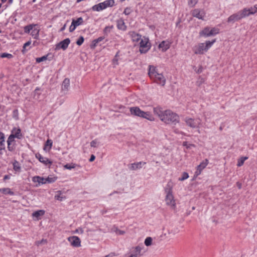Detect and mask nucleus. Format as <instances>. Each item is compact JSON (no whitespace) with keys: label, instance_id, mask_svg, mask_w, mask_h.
<instances>
[{"label":"nucleus","instance_id":"1","mask_svg":"<svg viewBox=\"0 0 257 257\" xmlns=\"http://www.w3.org/2000/svg\"><path fill=\"white\" fill-rule=\"evenodd\" d=\"M154 112L167 124L179 122V116L170 110L163 111L161 108L157 107L154 108Z\"/></svg>","mask_w":257,"mask_h":257},{"label":"nucleus","instance_id":"2","mask_svg":"<svg viewBox=\"0 0 257 257\" xmlns=\"http://www.w3.org/2000/svg\"><path fill=\"white\" fill-rule=\"evenodd\" d=\"M172 183L171 182H169L166 188H165V192L166 193L165 201L167 205L169 206L171 208L174 209L176 207V202L172 194Z\"/></svg>","mask_w":257,"mask_h":257},{"label":"nucleus","instance_id":"3","mask_svg":"<svg viewBox=\"0 0 257 257\" xmlns=\"http://www.w3.org/2000/svg\"><path fill=\"white\" fill-rule=\"evenodd\" d=\"M216 42V39L211 41H207L205 43H199L193 48V51L196 54H203L204 52H206Z\"/></svg>","mask_w":257,"mask_h":257},{"label":"nucleus","instance_id":"4","mask_svg":"<svg viewBox=\"0 0 257 257\" xmlns=\"http://www.w3.org/2000/svg\"><path fill=\"white\" fill-rule=\"evenodd\" d=\"M37 24H31L26 26L24 28L25 33H30L32 37L35 39H38L39 37L40 29L36 28Z\"/></svg>","mask_w":257,"mask_h":257},{"label":"nucleus","instance_id":"5","mask_svg":"<svg viewBox=\"0 0 257 257\" xmlns=\"http://www.w3.org/2000/svg\"><path fill=\"white\" fill-rule=\"evenodd\" d=\"M130 111L133 115L145 118L150 120H154L153 117L149 113L141 110L138 107H131Z\"/></svg>","mask_w":257,"mask_h":257},{"label":"nucleus","instance_id":"6","mask_svg":"<svg viewBox=\"0 0 257 257\" xmlns=\"http://www.w3.org/2000/svg\"><path fill=\"white\" fill-rule=\"evenodd\" d=\"M184 121L187 125L192 128H199L200 125L201 124V120L200 118L194 119L186 117Z\"/></svg>","mask_w":257,"mask_h":257},{"label":"nucleus","instance_id":"7","mask_svg":"<svg viewBox=\"0 0 257 257\" xmlns=\"http://www.w3.org/2000/svg\"><path fill=\"white\" fill-rule=\"evenodd\" d=\"M150 44L149 43V39L144 37L140 43V52L141 53H146L150 49Z\"/></svg>","mask_w":257,"mask_h":257},{"label":"nucleus","instance_id":"8","mask_svg":"<svg viewBox=\"0 0 257 257\" xmlns=\"http://www.w3.org/2000/svg\"><path fill=\"white\" fill-rule=\"evenodd\" d=\"M209 161L208 159H205L203 162H202L197 167V169L196 172H195V176L197 177L199 175L202 171L207 166L208 164Z\"/></svg>","mask_w":257,"mask_h":257},{"label":"nucleus","instance_id":"9","mask_svg":"<svg viewBox=\"0 0 257 257\" xmlns=\"http://www.w3.org/2000/svg\"><path fill=\"white\" fill-rule=\"evenodd\" d=\"M70 43V39L69 38H66L57 44L56 46L55 49L59 50L60 49H62L65 50L67 48Z\"/></svg>","mask_w":257,"mask_h":257},{"label":"nucleus","instance_id":"10","mask_svg":"<svg viewBox=\"0 0 257 257\" xmlns=\"http://www.w3.org/2000/svg\"><path fill=\"white\" fill-rule=\"evenodd\" d=\"M68 240L70 242L71 245L74 247H79L81 245V240L76 236L69 237Z\"/></svg>","mask_w":257,"mask_h":257},{"label":"nucleus","instance_id":"11","mask_svg":"<svg viewBox=\"0 0 257 257\" xmlns=\"http://www.w3.org/2000/svg\"><path fill=\"white\" fill-rule=\"evenodd\" d=\"M157 83L164 86L166 83V79L162 73H158L157 75L152 78Z\"/></svg>","mask_w":257,"mask_h":257},{"label":"nucleus","instance_id":"12","mask_svg":"<svg viewBox=\"0 0 257 257\" xmlns=\"http://www.w3.org/2000/svg\"><path fill=\"white\" fill-rule=\"evenodd\" d=\"M192 15L196 17L199 19L203 20V18L205 15V13L203 10H200V9H196L193 10L191 12Z\"/></svg>","mask_w":257,"mask_h":257},{"label":"nucleus","instance_id":"13","mask_svg":"<svg viewBox=\"0 0 257 257\" xmlns=\"http://www.w3.org/2000/svg\"><path fill=\"white\" fill-rule=\"evenodd\" d=\"M36 157L37 159L39 160V161L45 164V165H49L50 166L52 165V162L49 160L47 158L43 157L41 156V155L39 153H37L36 154Z\"/></svg>","mask_w":257,"mask_h":257},{"label":"nucleus","instance_id":"14","mask_svg":"<svg viewBox=\"0 0 257 257\" xmlns=\"http://www.w3.org/2000/svg\"><path fill=\"white\" fill-rule=\"evenodd\" d=\"M142 248H143L140 246H136L134 250L132 251V253L128 256V257H139L142 255L141 253Z\"/></svg>","mask_w":257,"mask_h":257},{"label":"nucleus","instance_id":"15","mask_svg":"<svg viewBox=\"0 0 257 257\" xmlns=\"http://www.w3.org/2000/svg\"><path fill=\"white\" fill-rule=\"evenodd\" d=\"M241 20L238 12L231 15L227 19L228 23H234L236 21Z\"/></svg>","mask_w":257,"mask_h":257},{"label":"nucleus","instance_id":"16","mask_svg":"<svg viewBox=\"0 0 257 257\" xmlns=\"http://www.w3.org/2000/svg\"><path fill=\"white\" fill-rule=\"evenodd\" d=\"M170 47V45L168 42L165 41H162L159 45V48L162 49L163 52L167 50Z\"/></svg>","mask_w":257,"mask_h":257},{"label":"nucleus","instance_id":"17","mask_svg":"<svg viewBox=\"0 0 257 257\" xmlns=\"http://www.w3.org/2000/svg\"><path fill=\"white\" fill-rule=\"evenodd\" d=\"M45 214V211L44 210H39L34 212L32 213V216L36 218V220H38L40 219V217L42 216Z\"/></svg>","mask_w":257,"mask_h":257},{"label":"nucleus","instance_id":"18","mask_svg":"<svg viewBox=\"0 0 257 257\" xmlns=\"http://www.w3.org/2000/svg\"><path fill=\"white\" fill-rule=\"evenodd\" d=\"M146 164V162H143L134 163L131 165V167H130V169L132 170H136L138 169L141 168L142 164L145 165Z\"/></svg>","mask_w":257,"mask_h":257},{"label":"nucleus","instance_id":"19","mask_svg":"<svg viewBox=\"0 0 257 257\" xmlns=\"http://www.w3.org/2000/svg\"><path fill=\"white\" fill-rule=\"evenodd\" d=\"M104 2L99 3L92 7V10L94 11H100L106 9Z\"/></svg>","mask_w":257,"mask_h":257},{"label":"nucleus","instance_id":"20","mask_svg":"<svg viewBox=\"0 0 257 257\" xmlns=\"http://www.w3.org/2000/svg\"><path fill=\"white\" fill-rule=\"evenodd\" d=\"M158 73L156 71V67L152 66H150L148 74L151 79L156 76Z\"/></svg>","mask_w":257,"mask_h":257},{"label":"nucleus","instance_id":"21","mask_svg":"<svg viewBox=\"0 0 257 257\" xmlns=\"http://www.w3.org/2000/svg\"><path fill=\"white\" fill-rule=\"evenodd\" d=\"M11 135H13L14 137L15 138L21 139L22 137L21 130L20 128H14L12 131Z\"/></svg>","mask_w":257,"mask_h":257},{"label":"nucleus","instance_id":"22","mask_svg":"<svg viewBox=\"0 0 257 257\" xmlns=\"http://www.w3.org/2000/svg\"><path fill=\"white\" fill-rule=\"evenodd\" d=\"M130 35L134 42H138L141 38V35L135 32H131Z\"/></svg>","mask_w":257,"mask_h":257},{"label":"nucleus","instance_id":"23","mask_svg":"<svg viewBox=\"0 0 257 257\" xmlns=\"http://www.w3.org/2000/svg\"><path fill=\"white\" fill-rule=\"evenodd\" d=\"M210 28L208 27H205L202 31L199 32L200 37H209Z\"/></svg>","mask_w":257,"mask_h":257},{"label":"nucleus","instance_id":"24","mask_svg":"<svg viewBox=\"0 0 257 257\" xmlns=\"http://www.w3.org/2000/svg\"><path fill=\"white\" fill-rule=\"evenodd\" d=\"M70 85V80L68 78H65L63 81L62 85V89L63 91H68Z\"/></svg>","mask_w":257,"mask_h":257},{"label":"nucleus","instance_id":"25","mask_svg":"<svg viewBox=\"0 0 257 257\" xmlns=\"http://www.w3.org/2000/svg\"><path fill=\"white\" fill-rule=\"evenodd\" d=\"M238 13L239 14L240 18H241V19L246 17H247L250 15V13L248 10V9L247 8H244L242 10L239 11Z\"/></svg>","mask_w":257,"mask_h":257},{"label":"nucleus","instance_id":"26","mask_svg":"<svg viewBox=\"0 0 257 257\" xmlns=\"http://www.w3.org/2000/svg\"><path fill=\"white\" fill-rule=\"evenodd\" d=\"M5 149V137L4 134L0 133V151Z\"/></svg>","mask_w":257,"mask_h":257},{"label":"nucleus","instance_id":"27","mask_svg":"<svg viewBox=\"0 0 257 257\" xmlns=\"http://www.w3.org/2000/svg\"><path fill=\"white\" fill-rule=\"evenodd\" d=\"M117 27L118 29L121 30H125L126 29V26L122 20H119L117 21Z\"/></svg>","mask_w":257,"mask_h":257},{"label":"nucleus","instance_id":"28","mask_svg":"<svg viewBox=\"0 0 257 257\" xmlns=\"http://www.w3.org/2000/svg\"><path fill=\"white\" fill-rule=\"evenodd\" d=\"M33 181L34 182H37L39 183H41L42 184H46V178L43 177H41L39 176H36L33 178Z\"/></svg>","mask_w":257,"mask_h":257},{"label":"nucleus","instance_id":"29","mask_svg":"<svg viewBox=\"0 0 257 257\" xmlns=\"http://www.w3.org/2000/svg\"><path fill=\"white\" fill-rule=\"evenodd\" d=\"M0 192L4 194H10L11 195H13L14 193L11 190V189L9 188H4L0 189Z\"/></svg>","mask_w":257,"mask_h":257},{"label":"nucleus","instance_id":"30","mask_svg":"<svg viewBox=\"0 0 257 257\" xmlns=\"http://www.w3.org/2000/svg\"><path fill=\"white\" fill-rule=\"evenodd\" d=\"M83 19L81 17L78 18L76 20H73L72 23L76 27L78 26L83 23Z\"/></svg>","mask_w":257,"mask_h":257},{"label":"nucleus","instance_id":"31","mask_svg":"<svg viewBox=\"0 0 257 257\" xmlns=\"http://www.w3.org/2000/svg\"><path fill=\"white\" fill-rule=\"evenodd\" d=\"M219 33V29L216 28H210L209 37L214 36Z\"/></svg>","mask_w":257,"mask_h":257},{"label":"nucleus","instance_id":"32","mask_svg":"<svg viewBox=\"0 0 257 257\" xmlns=\"http://www.w3.org/2000/svg\"><path fill=\"white\" fill-rule=\"evenodd\" d=\"M52 144H53L52 141L48 139L46 143V144L44 148V150H47V147H49L48 151H49L51 149V147L52 146Z\"/></svg>","mask_w":257,"mask_h":257},{"label":"nucleus","instance_id":"33","mask_svg":"<svg viewBox=\"0 0 257 257\" xmlns=\"http://www.w3.org/2000/svg\"><path fill=\"white\" fill-rule=\"evenodd\" d=\"M247 157H241L238 160V162H237V166L238 167H240L241 166H242L244 164V161L247 159Z\"/></svg>","mask_w":257,"mask_h":257},{"label":"nucleus","instance_id":"34","mask_svg":"<svg viewBox=\"0 0 257 257\" xmlns=\"http://www.w3.org/2000/svg\"><path fill=\"white\" fill-rule=\"evenodd\" d=\"M106 8L112 7L114 4V0H106L103 2Z\"/></svg>","mask_w":257,"mask_h":257},{"label":"nucleus","instance_id":"35","mask_svg":"<svg viewBox=\"0 0 257 257\" xmlns=\"http://www.w3.org/2000/svg\"><path fill=\"white\" fill-rule=\"evenodd\" d=\"M250 15L254 14L257 13V5H254L253 7L248 9Z\"/></svg>","mask_w":257,"mask_h":257},{"label":"nucleus","instance_id":"36","mask_svg":"<svg viewBox=\"0 0 257 257\" xmlns=\"http://www.w3.org/2000/svg\"><path fill=\"white\" fill-rule=\"evenodd\" d=\"M113 28V26H107L103 30V32L105 35H107L109 33L111 30Z\"/></svg>","mask_w":257,"mask_h":257},{"label":"nucleus","instance_id":"37","mask_svg":"<svg viewBox=\"0 0 257 257\" xmlns=\"http://www.w3.org/2000/svg\"><path fill=\"white\" fill-rule=\"evenodd\" d=\"M76 166V165L73 163L71 164H67L64 166V168L68 170H71L72 169L75 168Z\"/></svg>","mask_w":257,"mask_h":257},{"label":"nucleus","instance_id":"38","mask_svg":"<svg viewBox=\"0 0 257 257\" xmlns=\"http://www.w3.org/2000/svg\"><path fill=\"white\" fill-rule=\"evenodd\" d=\"M152 238L151 237H148L146 238L145 240V244L147 246H150L152 243Z\"/></svg>","mask_w":257,"mask_h":257},{"label":"nucleus","instance_id":"39","mask_svg":"<svg viewBox=\"0 0 257 257\" xmlns=\"http://www.w3.org/2000/svg\"><path fill=\"white\" fill-rule=\"evenodd\" d=\"M56 177H48L46 178V182H48L49 183H53L57 180Z\"/></svg>","mask_w":257,"mask_h":257},{"label":"nucleus","instance_id":"40","mask_svg":"<svg viewBox=\"0 0 257 257\" xmlns=\"http://www.w3.org/2000/svg\"><path fill=\"white\" fill-rule=\"evenodd\" d=\"M15 138L14 137V136L12 135H11L9 137L8 140H7V144H8V146H10V144H11V143H15Z\"/></svg>","mask_w":257,"mask_h":257},{"label":"nucleus","instance_id":"41","mask_svg":"<svg viewBox=\"0 0 257 257\" xmlns=\"http://www.w3.org/2000/svg\"><path fill=\"white\" fill-rule=\"evenodd\" d=\"M48 56V55H47L43 56L41 57L37 58L36 60V62L37 63H40L41 62L46 60L47 59Z\"/></svg>","mask_w":257,"mask_h":257},{"label":"nucleus","instance_id":"42","mask_svg":"<svg viewBox=\"0 0 257 257\" xmlns=\"http://www.w3.org/2000/svg\"><path fill=\"white\" fill-rule=\"evenodd\" d=\"M14 169L16 171H19L21 170V167L19 165V163L17 161H15L13 163Z\"/></svg>","mask_w":257,"mask_h":257},{"label":"nucleus","instance_id":"43","mask_svg":"<svg viewBox=\"0 0 257 257\" xmlns=\"http://www.w3.org/2000/svg\"><path fill=\"white\" fill-rule=\"evenodd\" d=\"M198 0H188V5L190 7H194L198 3Z\"/></svg>","mask_w":257,"mask_h":257},{"label":"nucleus","instance_id":"44","mask_svg":"<svg viewBox=\"0 0 257 257\" xmlns=\"http://www.w3.org/2000/svg\"><path fill=\"white\" fill-rule=\"evenodd\" d=\"M1 58H8L11 59L13 57V55L11 54L4 53L1 55Z\"/></svg>","mask_w":257,"mask_h":257},{"label":"nucleus","instance_id":"45","mask_svg":"<svg viewBox=\"0 0 257 257\" xmlns=\"http://www.w3.org/2000/svg\"><path fill=\"white\" fill-rule=\"evenodd\" d=\"M15 143H11L10 144V148L9 146L8 145V149L10 152H13L15 150Z\"/></svg>","mask_w":257,"mask_h":257},{"label":"nucleus","instance_id":"46","mask_svg":"<svg viewBox=\"0 0 257 257\" xmlns=\"http://www.w3.org/2000/svg\"><path fill=\"white\" fill-rule=\"evenodd\" d=\"M189 177V175L187 173L184 172L182 175V177L181 178H180L179 180L180 181H183L186 179H187Z\"/></svg>","mask_w":257,"mask_h":257},{"label":"nucleus","instance_id":"47","mask_svg":"<svg viewBox=\"0 0 257 257\" xmlns=\"http://www.w3.org/2000/svg\"><path fill=\"white\" fill-rule=\"evenodd\" d=\"M84 42V38L82 36H80L76 42V44L80 46Z\"/></svg>","mask_w":257,"mask_h":257},{"label":"nucleus","instance_id":"48","mask_svg":"<svg viewBox=\"0 0 257 257\" xmlns=\"http://www.w3.org/2000/svg\"><path fill=\"white\" fill-rule=\"evenodd\" d=\"M31 41H29L27 42H26V43H25L24 46H23V47L22 52H24V51H25L26 48L27 47L30 46L31 45Z\"/></svg>","mask_w":257,"mask_h":257},{"label":"nucleus","instance_id":"49","mask_svg":"<svg viewBox=\"0 0 257 257\" xmlns=\"http://www.w3.org/2000/svg\"><path fill=\"white\" fill-rule=\"evenodd\" d=\"M58 192L59 193V195H56L55 196V198L57 200H60V201H62L63 200V199L64 198V197H63L62 196H60L61 191H59Z\"/></svg>","mask_w":257,"mask_h":257},{"label":"nucleus","instance_id":"50","mask_svg":"<svg viewBox=\"0 0 257 257\" xmlns=\"http://www.w3.org/2000/svg\"><path fill=\"white\" fill-rule=\"evenodd\" d=\"M104 39L103 37H100L96 39H95L93 41V42H95V43H98V42L102 41Z\"/></svg>","mask_w":257,"mask_h":257},{"label":"nucleus","instance_id":"51","mask_svg":"<svg viewBox=\"0 0 257 257\" xmlns=\"http://www.w3.org/2000/svg\"><path fill=\"white\" fill-rule=\"evenodd\" d=\"M84 231L82 228H79L78 229H76L74 231V233H80L81 234H82L83 233Z\"/></svg>","mask_w":257,"mask_h":257},{"label":"nucleus","instance_id":"52","mask_svg":"<svg viewBox=\"0 0 257 257\" xmlns=\"http://www.w3.org/2000/svg\"><path fill=\"white\" fill-rule=\"evenodd\" d=\"M131 13V10L130 9L128 8H126V9H125L124 12H123V13L126 15H128L130 14Z\"/></svg>","mask_w":257,"mask_h":257},{"label":"nucleus","instance_id":"53","mask_svg":"<svg viewBox=\"0 0 257 257\" xmlns=\"http://www.w3.org/2000/svg\"><path fill=\"white\" fill-rule=\"evenodd\" d=\"M97 142L96 140H93L90 143L91 147H96Z\"/></svg>","mask_w":257,"mask_h":257},{"label":"nucleus","instance_id":"54","mask_svg":"<svg viewBox=\"0 0 257 257\" xmlns=\"http://www.w3.org/2000/svg\"><path fill=\"white\" fill-rule=\"evenodd\" d=\"M47 242L46 239H42L41 241H38L36 242V244L39 245L40 244L46 243Z\"/></svg>","mask_w":257,"mask_h":257},{"label":"nucleus","instance_id":"55","mask_svg":"<svg viewBox=\"0 0 257 257\" xmlns=\"http://www.w3.org/2000/svg\"><path fill=\"white\" fill-rule=\"evenodd\" d=\"M76 26L75 25H73L72 23L71 24V25L70 26V28H69V31L70 32H72L73 31H74L76 28Z\"/></svg>","mask_w":257,"mask_h":257},{"label":"nucleus","instance_id":"56","mask_svg":"<svg viewBox=\"0 0 257 257\" xmlns=\"http://www.w3.org/2000/svg\"><path fill=\"white\" fill-rule=\"evenodd\" d=\"M95 156L94 155H91L90 156V158L89 159V161L92 162L95 160Z\"/></svg>","mask_w":257,"mask_h":257},{"label":"nucleus","instance_id":"57","mask_svg":"<svg viewBox=\"0 0 257 257\" xmlns=\"http://www.w3.org/2000/svg\"><path fill=\"white\" fill-rule=\"evenodd\" d=\"M114 256V254L113 253H111L108 255H105L104 257H113Z\"/></svg>","mask_w":257,"mask_h":257},{"label":"nucleus","instance_id":"58","mask_svg":"<svg viewBox=\"0 0 257 257\" xmlns=\"http://www.w3.org/2000/svg\"><path fill=\"white\" fill-rule=\"evenodd\" d=\"M187 142H184L183 143V145L184 146H186L187 148H189V146H188V144H187Z\"/></svg>","mask_w":257,"mask_h":257},{"label":"nucleus","instance_id":"59","mask_svg":"<svg viewBox=\"0 0 257 257\" xmlns=\"http://www.w3.org/2000/svg\"><path fill=\"white\" fill-rule=\"evenodd\" d=\"M66 27V24H65V25L63 26V27L62 28H61V29H60V31H64V30L65 29Z\"/></svg>","mask_w":257,"mask_h":257},{"label":"nucleus","instance_id":"60","mask_svg":"<svg viewBox=\"0 0 257 257\" xmlns=\"http://www.w3.org/2000/svg\"><path fill=\"white\" fill-rule=\"evenodd\" d=\"M9 178H10V177H9V176L8 175H5L4 176V180H6V179H8Z\"/></svg>","mask_w":257,"mask_h":257},{"label":"nucleus","instance_id":"61","mask_svg":"<svg viewBox=\"0 0 257 257\" xmlns=\"http://www.w3.org/2000/svg\"><path fill=\"white\" fill-rule=\"evenodd\" d=\"M237 186H238V188H239V189H240V188H241V184H240L239 183L237 182Z\"/></svg>","mask_w":257,"mask_h":257},{"label":"nucleus","instance_id":"62","mask_svg":"<svg viewBox=\"0 0 257 257\" xmlns=\"http://www.w3.org/2000/svg\"><path fill=\"white\" fill-rule=\"evenodd\" d=\"M97 43H95V42H93V45H92V47H95Z\"/></svg>","mask_w":257,"mask_h":257},{"label":"nucleus","instance_id":"63","mask_svg":"<svg viewBox=\"0 0 257 257\" xmlns=\"http://www.w3.org/2000/svg\"><path fill=\"white\" fill-rule=\"evenodd\" d=\"M7 0H2V2L3 3H5L7 1Z\"/></svg>","mask_w":257,"mask_h":257},{"label":"nucleus","instance_id":"64","mask_svg":"<svg viewBox=\"0 0 257 257\" xmlns=\"http://www.w3.org/2000/svg\"><path fill=\"white\" fill-rule=\"evenodd\" d=\"M219 130H220V131H221V130H222V127L221 126H220V127H219Z\"/></svg>","mask_w":257,"mask_h":257}]
</instances>
